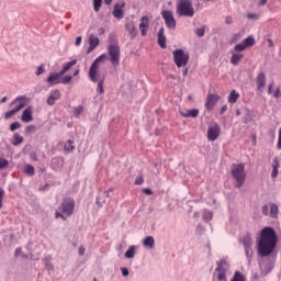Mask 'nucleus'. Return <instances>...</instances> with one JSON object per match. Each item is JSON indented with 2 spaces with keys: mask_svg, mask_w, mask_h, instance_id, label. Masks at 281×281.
Wrapping results in <instances>:
<instances>
[{
  "mask_svg": "<svg viewBox=\"0 0 281 281\" xmlns=\"http://www.w3.org/2000/svg\"><path fill=\"white\" fill-rule=\"evenodd\" d=\"M258 265H259L262 276H269V273H271L273 271V267H276V265L271 261L266 263L265 268L262 267V260H258Z\"/></svg>",
  "mask_w": 281,
  "mask_h": 281,
  "instance_id": "obj_25",
  "label": "nucleus"
},
{
  "mask_svg": "<svg viewBox=\"0 0 281 281\" xmlns=\"http://www.w3.org/2000/svg\"><path fill=\"white\" fill-rule=\"evenodd\" d=\"M273 87H276V82L272 81L268 86V95H271L273 93Z\"/></svg>",
  "mask_w": 281,
  "mask_h": 281,
  "instance_id": "obj_62",
  "label": "nucleus"
},
{
  "mask_svg": "<svg viewBox=\"0 0 281 281\" xmlns=\"http://www.w3.org/2000/svg\"><path fill=\"white\" fill-rule=\"evenodd\" d=\"M108 56L106 54H101L100 56H98L94 61L98 63L100 65V63H104V60H106Z\"/></svg>",
  "mask_w": 281,
  "mask_h": 281,
  "instance_id": "obj_53",
  "label": "nucleus"
},
{
  "mask_svg": "<svg viewBox=\"0 0 281 281\" xmlns=\"http://www.w3.org/2000/svg\"><path fill=\"white\" fill-rule=\"evenodd\" d=\"M9 238L11 245L14 243V240L16 239V235H14V233H11L9 235H4L3 236V241H5Z\"/></svg>",
  "mask_w": 281,
  "mask_h": 281,
  "instance_id": "obj_50",
  "label": "nucleus"
},
{
  "mask_svg": "<svg viewBox=\"0 0 281 281\" xmlns=\"http://www.w3.org/2000/svg\"><path fill=\"white\" fill-rule=\"evenodd\" d=\"M67 144H68V146L65 145L64 150H66L67 153H74V150H76V145H74V144H76V140L68 139Z\"/></svg>",
  "mask_w": 281,
  "mask_h": 281,
  "instance_id": "obj_38",
  "label": "nucleus"
},
{
  "mask_svg": "<svg viewBox=\"0 0 281 281\" xmlns=\"http://www.w3.org/2000/svg\"><path fill=\"white\" fill-rule=\"evenodd\" d=\"M76 65H78V59H72L70 61H67L63 65V68L66 70V71H69L71 69V67H76Z\"/></svg>",
  "mask_w": 281,
  "mask_h": 281,
  "instance_id": "obj_39",
  "label": "nucleus"
},
{
  "mask_svg": "<svg viewBox=\"0 0 281 281\" xmlns=\"http://www.w3.org/2000/svg\"><path fill=\"white\" fill-rule=\"evenodd\" d=\"M205 30H207L206 25H202L201 27H198L195 30V35L198 38H203V36H205Z\"/></svg>",
  "mask_w": 281,
  "mask_h": 281,
  "instance_id": "obj_41",
  "label": "nucleus"
},
{
  "mask_svg": "<svg viewBox=\"0 0 281 281\" xmlns=\"http://www.w3.org/2000/svg\"><path fill=\"white\" fill-rule=\"evenodd\" d=\"M206 135L209 142H216L221 137V125L215 122L212 126H209Z\"/></svg>",
  "mask_w": 281,
  "mask_h": 281,
  "instance_id": "obj_10",
  "label": "nucleus"
},
{
  "mask_svg": "<svg viewBox=\"0 0 281 281\" xmlns=\"http://www.w3.org/2000/svg\"><path fill=\"white\" fill-rule=\"evenodd\" d=\"M176 13L178 16H187L192 19L194 16V4L192 0H178L176 5Z\"/></svg>",
  "mask_w": 281,
  "mask_h": 281,
  "instance_id": "obj_3",
  "label": "nucleus"
},
{
  "mask_svg": "<svg viewBox=\"0 0 281 281\" xmlns=\"http://www.w3.org/2000/svg\"><path fill=\"white\" fill-rule=\"evenodd\" d=\"M135 254H137V246L132 245L125 251L124 258H126V260H133V258H135Z\"/></svg>",
  "mask_w": 281,
  "mask_h": 281,
  "instance_id": "obj_31",
  "label": "nucleus"
},
{
  "mask_svg": "<svg viewBox=\"0 0 281 281\" xmlns=\"http://www.w3.org/2000/svg\"><path fill=\"white\" fill-rule=\"evenodd\" d=\"M21 122L19 121H14L9 125V131H11V133H14L15 131H19V128H21Z\"/></svg>",
  "mask_w": 281,
  "mask_h": 281,
  "instance_id": "obj_43",
  "label": "nucleus"
},
{
  "mask_svg": "<svg viewBox=\"0 0 281 281\" xmlns=\"http://www.w3.org/2000/svg\"><path fill=\"white\" fill-rule=\"evenodd\" d=\"M251 245H252L251 235L247 233L243 237V247H244L245 256L248 260V265H251V259L254 258V248H251Z\"/></svg>",
  "mask_w": 281,
  "mask_h": 281,
  "instance_id": "obj_6",
  "label": "nucleus"
},
{
  "mask_svg": "<svg viewBox=\"0 0 281 281\" xmlns=\"http://www.w3.org/2000/svg\"><path fill=\"white\" fill-rule=\"evenodd\" d=\"M65 166V158L63 156L54 157L50 161L52 170H58Z\"/></svg>",
  "mask_w": 281,
  "mask_h": 281,
  "instance_id": "obj_23",
  "label": "nucleus"
},
{
  "mask_svg": "<svg viewBox=\"0 0 281 281\" xmlns=\"http://www.w3.org/2000/svg\"><path fill=\"white\" fill-rule=\"evenodd\" d=\"M278 214H280V209L278 204L271 203L270 204V218H278Z\"/></svg>",
  "mask_w": 281,
  "mask_h": 281,
  "instance_id": "obj_35",
  "label": "nucleus"
},
{
  "mask_svg": "<svg viewBox=\"0 0 281 281\" xmlns=\"http://www.w3.org/2000/svg\"><path fill=\"white\" fill-rule=\"evenodd\" d=\"M60 210L63 214H66V216H71V214H74V210H76V200H74V198L64 199L60 204Z\"/></svg>",
  "mask_w": 281,
  "mask_h": 281,
  "instance_id": "obj_8",
  "label": "nucleus"
},
{
  "mask_svg": "<svg viewBox=\"0 0 281 281\" xmlns=\"http://www.w3.org/2000/svg\"><path fill=\"white\" fill-rule=\"evenodd\" d=\"M245 49H247V48L243 42H240L234 46V52L237 54H241V52H245Z\"/></svg>",
  "mask_w": 281,
  "mask_h": 281,
  "instance_id": "obj_44",
  "label": "nucleus"
},
{
  "mask_svg": "<svg viewBox=\"0 0 281 281\" xmlns=\"http://www.w3.org/2000/svg\"><path fill=\"white\" fill-rule=\"evenodd\" d=\"M14 104L16 105L14 106ZM27 104H30V99L27 95H19L9 104V106H14V109L20 108V111H23Z\"/></svg>",
  "mask_w": 281,
  "mask_h": 281,
  "instance_id": "obj_14",
  "label": "nucleus"
},
{
  "mask_svg": "<svg viewBox=\"0 0 281 281\" xmlns=\"http://www.w3.org/2000/svg\"><path fill=\"white\" fill-rule=\"evenodd\" d=\"M30 150H32V145L27 144L23 147L22 153L23 155H30Z\"/></svg>",
  "mask_w": 281,
  "mask_h": 281,
  "instance_id": "obj_57",
  "label": "nucleus"
},
{
  "mask_svg": "<svg viewBox=\"0 0 281 281\" xmlns=\"http://www.w3.org/2000/svg\"><path fill=\"white\" fill-rule=\"evenodd\" d=\"M265 87H267V75L261 71L257 76V89H265Z\"/></svg>",
  "mask_w": 281,
  "mask_h": 281,
  "instance_id": "obj_30",
  "label": "nucleus"
},
{
  "mask_svg": "<svg viewBox=\"0 0 281 281\" xmlns=\"http://www.w3.org/2000/svg\"><path fill=\"white\" fill-rule=\"evenodd\" d=\"M261 213L263 214V216H269V204H265L261 207Z\"/></svg>",
  "mask_w": 281,
  "mask_h": 281,
  "instance_id": "obj_59",
  "label": "nucleus"
},
{
  "mask_svg": "<svg viewBox=\"0 0 281 281\" xmlns=\"http://www.w3.org/2000/svg\"><path fill=\"white\" fill-rule=\"evenodd\" d=\"M55 218H63V221H67V217H65V213L59 211L55 212Z\"/></svg>",
  "mask_w": 281,
  "mask_h": 281,
  "instance_id": "obj_61",
  "label": "nucleus"
},
{
  "mask_svg": "<svg viewBox=\"0 0 281 281\" xmlns=\"http://www.w3.org/2000/svg\"><path fill=\"white\" fill-rule=\"evenodd\" d=\"M5 196V190H3L2 187H0V210L3 207V198Z\"/></svg>",
  "mask_w": 281,
  "mask_h": 281,
  "instance_id": "obj_54",
  "label": "nucleus"
},
{
  "mask_svg": "<svg viewBox=\"0 0 281 281\" xmlns=\"http://www.w3.org/2000/svg\"><path fill=\"white\" fill-rule=\"evenodd\" d=\"M280 159L274 157L272 160V171H271V179H278V175H280Z\"/></svg>",
  "mask_w": 281,
  "mask_h": 281,
  "instance_id": "obj_26",
  "label": "nucleus"
},
{
  "mask_svg": "<svg viewBox=\"0 0 281 281\" xmlns=\"http://www.w3.org/2000/svg\"><path fill=\"white\" fill-rule=\"evenodd\" d=\"M88 78L94 83L100 79V64L98 61L93 60L90 65Z\"/></svg>",
  "mask_w": 281,
  "mask_h": 281,
  "instance_id": "obj_9",
  "label": "nucleus"
},
{
  "mask_svg": "<svg viewBox=\"0 0 281 281\" xmlns=\"http://www.w3.org/2000/svg\"><path fill=\"white\" fill-rule=\"evenodd\" d=\"M144 183V176L136 177L134 186H142Z\"/></svg>",
  "mask_w": 281,
  "mask_h": 281,
  "instance_id": "obj_56",
  "label": "nucleus"
},
{
  "mask_svg": "<svg viewBox=\"0 0 281 281\" xmlns=\"http://www.w3.org/2000/svg\"><path fill=\"white\" fill-rule=\"evenodd\" d=\"M23 173L26 175V177H34V175H36V168H34L33 165L26 164L24 165Z\"/></svg>",
  "mask_w": 281,
  "mask_h": 281,
  "instance_id": "obj_34",
  "label": "nucleus"
},
{
  "mask_svg": "<svg viewBox=\"0 0 281 281\" xmlns=\"http://www.w3.org/2000/svg\"><path fill=\"white\" fill-rule=\"evenodd\" d=\"M19 111H21L20 108H13V109L4 112V114H3L4 120H10V119L14 117V115H16V113H19Z\"/></svg>",
  "mask_w": 281,
  "mask_h": 281,
  "instance_id": "obj_36",
  "label": "nucleus"
},
{
  "mask_svg": "<svg viewBox=\"0 0 281 281\" xmlns=\"http://www.w3.org/2000/svg\"><path fill=\"white\" fill-rule=\"evenodd\" d=\"M23 142H25V138L21 134L19 133L13 134V139L11 140L12 146H21Z\"/></svg>",
  "mask_w": 281,
  "mask_h": 281,
  "instance_id": "obj_33",
  "label": "nucleus"
},
{
  "mask_svg": "<svg viewBox=\"0 0 281 281\" xmlns=\"http://www.w3.org/2000/svg\"><path fill=\"white\" fill-rule=\"evenodd\" d=\"M104 80L105 77L103 76L101 79H98V86H97V93H100L102 95L104 93Z\"/></svg>",
  "mask_w": 281,
  "mask_h": 281,
  "instance_id": "obj_37",
  "label": "nucleus"
},
{
  "mask_svg": "<svg viewBox=\"0 0 281 281\" xmlns=\"http://www.w3.org/2000/svg\"><path fill=\"white\" fill-rule=\"evenodd\" d=\"M231 175L233 179H235L236 183L235 188L240 189L245 186V181H247V172L245 171V164H233L231 168Z\"/></svg>",
  "mask_w": 281,
  "mask_h": 281,
  "instance_id": "obj_2",
  "label": "nucleus"
},
{
  "mask_svg": "<svg viewBox=\"0 0 281 281\" xmlns=\"http://www.w3.org/2000/svg\"><path fill=\"white\" fill-rule=\"evenodd\" d=\"M82 111H85L83 105H78V106L74 108V114L75 115H81Z\"/></svg>",
  "mask_w": 281,
  "mask_h": 281,
  "instance_id": "obj_52",
  "label": "nucleus"
},
{
  "mask_svg": "<svg viewBox=\"0 0 281 281\" xmlns=\"http://www.w3.org/2000/svg\"><path fill=\"white\" fill-rule=\"evenodd\" d=\"M142 192H143V194H146V196H153V194H155V192L153 191V189L150 187L143 188Z\"/></svg>",
  "mask_w": 281,
  "mask_h": 281,
  "instance_id": "obj_51",
  "label": "nucleus"
},
{
  "mask_svg": "<svg viewBox=\"0 0 281 281\" xmlns=\"http://www.w3.org/2000/svg\"><path fill=\"white\" fill-rule=\"evenodd\" d=\"M10 166V161L4 157H0V170H5Z\"/></svg>",
  "mask_w": 281,
  "mask_h": 281,
  "instance_id": "obj_47",
  "label": "nucleus"
},
{
  "mask_svg": "<svg viewBox=\"0 0 281 281\" xmlns=\"http://www.w3.org/2000/svg\"><path fill=\"white\" fill-rule=\"evenodd\" d=\"M244 58H245V54L232 52L231 65H234V67H236L237 65H240V61H241Z\"/></svg>",
  "mask_w": 281,
  "mask_h": 281,
  "instance_id": "obj_27",
  "label": "nucleus"
},
{
  "mask_svg": "<svg viewBox=\"0 0 281 281\" xmlns=\"http://www.w3.org/2000/svg\"><path fill=\"white\" fill-rule=\"evenodd\" d=\"M244 111L245 115L243 119V124H251V122H256V120L254 119V111H251L249 106L245 105Z\"/></svg>",
  "mask_w": 281,
  "mask_h": 281,
  "instance_id": "obj_24",
  "label": "nucleus"
},
{
  "mask_svg": "<svg viewBox=\"0 0 281 281\" xmlns=\"http://www.w3.org/2000/svg\"><path fill=\"white\" fill-rule=\"evenodd\" d=\"M138 27L140 30V36H146V34H148V29L150 27V18L148 15H143Z\"/></svg>",
  "mask_w": 281,
  "mask_h": 281,
  "instance_id": "obj_16",
  "label": "nucleus"
},
{
  "mask_svg": "<svg viewBox=\"0 0 281 281\" xmlns=\"http://www.w3.org/2000/svg\"><path fill=\"white\" fill-rule=\"evenodd\" d=\"M172 54L173 63L178 69H181V67H187L188 63H190V54L186 53L183 48H176Z\"/></svg>",
  "mask_w": 281,
  "mask_h": 281,
  "instance_id": "obj_4",
  "label": "nucleus"
},
{
  "mask_svg": "<svg viewBox=\"0 0 281 281\" xmlns=\"http://www.w3.org/2000/svg\"><path fill=\"white\" fill-rule=\"evenodd\" d=\"M161 16L165 21V25L168 30H177V19H175V13L170 10H162Z\"/></svg>",
  "mask_w": 281,
  "mask_h": 281,
  "instance_id": "obj_7",
  "label": "nucleus"
},
{
  "mask_svg": "<svg viewBox=\"0 0 281 281\" xmlns=\"http://www.w3.org/2000/svg\"><path fill=\"white\" fill-rule=\"evenodd\" d=\"M108 43L109 45H120V41H117V36L114 33H110Z\"/></svg>",
  "mask_w": 281,
  "mask_h": 281,
  "instance_id": "obj_40",
  "label": "nucleus"
},
{
  "mask_svg": "<svg viewBox=\"0 0 281 281\" xmlns=\"http://www.w3.org/2000/svg\"><path fill=\"white\" fill-rule=\"evenodd\" d=\"M221 100V95L216 93H207L205 108L207 111H214V106H216V103Z\"/></svg>",
  "mask_w": 281,
  "mask_h": 281,
  "instance_id": "obj_15",
  "label": "nucleus"
},
{
  "mask_svg": "<svg viewBox=\"0 0 281 281\" xmlns=\"http://www.w3.org/2000/svg\"><path fill=\"white\" fill-rule=\"evenodd\" d=\"M126 8V2L124 0L119 1L114 4L112 15L117 21H122L124 19V9Z\"/></svg>",
  "mask_w": 281,
  "mask_h": 281,
  "instance_id": "obj_11",
  "label": "nucleus"
},
{
  "mask_svg": "<svg viewBox=\"0 0 281 281\" xmlns=\"http://www.w3.org/2000/svg\"><path fill=\"white\" fill-rule=\"evenodd\" d=\"M239 99H240V93H238L236 89H233L227 97L228 104H236Z\"/></svg>",
  "mask_w": 281,
  "mask_h": 281,
  "instance_id": "obj_29",
  "label": "nucleus"
},
{
  "mask_svg": "<svg viewBox=\"0 0 281 281\" xmlns=\"http://www.w3.org/2000/svg\"><path fill=\"white\" fill-rule=\"evenodd\" d=\"M43 74H45V64H41L36 71H35V76H43Z\"/></svg>",
  "mask_w": 281,
  "mask_h": 281,
  "instance_id": "obj_49",
  "label": "nucleus"
},
{
  "mask_svg": "<svg viewBox=\"0 0 281 281\" xmlns=\"http://www.w3.org/2000/svg\"><path fill=\"white\" fill-rule=\"evenodd\" d=\"M217 267L215 269L217 273V280L218 281H227V269H225L223 266L227 265V261L225 259H221L216 262Z\"/></svg>",
  "mask_w": 281,
  "mask_h": 281,
  "instance_id": "obj_12",
  "label": "nucleus"
},
{
  "mask_svg": "<svg viewBox=\"0 0 281 281\" xmlns=\"http://www.w3.org/2000/svg\"><path fill=\"white\" fill-rule=\"evenodd\" d=\"M60 90H52L49 95L47 97L46 104H48V106H54L56 104V100H60Z\"/></svg>",
  "mask_w": 281,
  "mask_h": 281,
  "instance_id": "obj_19",
  "label": "nucleus"
},
{
  "mask_svg": "<svg viewBox=\"0 0 281 281\" xmlns=\"http://www.w3.org/2000/svg\"><path fill=\"white\" fill-rule=\"evenodd\" d=\"M241 43L246 46V49H249V47H254V45H256V37L254 35H248L241 41Z\"/></svg>",
  "mask_w": 281,
  "mask_h": 281,
  "instance_id": "obj_32",
  "label": "nucleus"
},
{
  "mask_svg": "<svg viewBox=\"0 0 281 281\" xmlns=\"http://www.w3.org/2000/svg\"><path fill=\"white\" fill-rule=\"evenodd\" d=\"M74 80V76L71 75H65L60 79V85H69Z\"/></svg>",
  "mask_w": 281,
  "mask_h": 281,
  "instance_id": "obj_45",
  "label": "nucleus"
},
{
  "mask_svg": "<svg viewBox=\"0 0 281 281\" xmlns=\"http://www.w3.org/2000/svg\"><path fill=\"white\" fill-rule=\"evenodd\" d=\"M21 122L24 124H30V122H34V106L27 105L20 116Z\"/></svg>",
  "mask_w": 281,
  "mask_h": 281,
  "instance_id": "obj_13",
  "label": "nucleus"
},
{
  "mask_svg": "<svg viewBox=\"0 0 281 281\" xmlns=\"http://www.w3.org/2000/svg\"><path fill=\"white\" fill-rule=\"evenodd\" d=\"M121 273L123 278H128V276H131V271L126 267L121 268Z\"/></svg>",
  "mask_w": 281,
  "mask_h": 281,
  "instance_id": "obj_55",
  "label": "nucleus"
},
{
  "mask_svg": "<svg viewBox=\"0 0 281 281\" xmlns=\"http://www.w3.org/2000/svg\"><path fill=\"white\" fill-rule=\"evenodd\" d=\"M30 159H32V161H38V155L36 154V151L30 153Z\"/></svg>",
  "mask_w": 281,
  "mask_h": 281,
  "instance_id": "obj_63",
  "label": "nucleus"
},
{
  "mask_svg": "<svg viewBox=\"0 0 281 281\" xmlns=\"http://www.w3.org/2000/svg\"><path fill=\"white\" fill-rule=\"evenodd\" d=\"M278 243H280V237L273 226L261 228L256 240L258 258H269L273 256L278 248Z\"/></svg>",
  "mask_w": 281,
  "mask_h": 281,
  "instance_id": "obj_1",
  "label": "nucleus"
},
{
  "mask_svg": "<svg viewBox=\"0 0 281 281\" xmlns=\"http://www.w3.org/2000/svg\"><path fill=\"white\" fill-rule=\"evenodd\" d=\"M125 32H128L130 38L132 41L134 38H137V35L139 34V31H137V26H135V23L133 22L125 23Z\"/></svg>",
  "mask_w": 281,
  "mask_h": 281,
  "instance_id": "obj_21",
  "label": "nucleus"
},
{
  "mask_svg": "<svg viewBox=\"0 0 281 281\" xmlns=\"http://www.w3.org/2000/svg\"><path fill=\"white\" fill-rule=\"evenodd\" d=\"M52 186L49 183H45L44 186H41L38 191L40 192H47Z\"/></svg>",
  "mask_w": 281,
  "mask_h": 281,
  "instance_id": "obj_60",
  "label": "nucleus"
},
{
  "mask_svg": "<svg viewBox=\"0 0 281 281\" xmlns=\"http://www.w3.org/2000/svg\"><path fill=\"white\" fill-rule=\"evenodd\" d=\"M22 255H23V248L22 247L16 248L14 251V258H21Z\"/></svg>",
  "mask_w": 281,
  "mask_h": 281,
  "instance_id": "obj_58",
  "label": "nucleus"
},
{
  "mask_svg": "<svg viewBox=\"0 0 281 281\" xmlns=\"http://www.w3.org/2000/svg\"><path fill=\"white\" fill-rule=\"evenodd\" d=\"M179 114L181 115V117H192L193 120H196V117H199V109L193 108L190 110H186L183 111L181 108H179Z\"/></svg>",
  "mask_w": 281,
  "mask_h": 281,
  "instance_id": "obj_20",
  "label": "nucleus"
},
{
  "mask_svg": "<svg viewBox=\"0 0 281 281\" xmlns=\"http://www.w3.org/2000/svg\"><path fill=\"white\" fill-rule=\"evenodd\" d=\"M121 54H122V52L120 49V45H117V44L108 45V55H109V60H110L112 67L120 66Z\"/></svg>",
  "mask_w": 281,
  "mask_h": 281,
  "instance_id": "obj_5",
  "label": "nucleus"
},
{
  "mask_svg": "<svg viewBox=\"0 0 281 281\" xmlns=\"http://www.w3.org/2000/svg\"><path fill=\"white\" fill-rule=\"evenodd\" d=\"M143 247L145 249H155V237L153 236H146L142 241Z\"/></svg>",
  "mask_w": 281,
  "mask_h": 281,
  "instance_id": "obj_28",
  "label": "nucleus"
},
{
  "mask_svg": "<svg viewBox=\"0 0 281 281\" xmlns=\"http://www.w3.org/2000/svg\"><path fill=\"white\" fill-rule=\"evenodd\" d=\"M44 82L47 83V87H56V85H60V79L57 76L56 72H50L46 79H44Z\"/></svg>",
  "mask_w": 281,
  "mask_h": 281,
  "instance_id": "obj_22",
  "label": "nucleus"
},
{
  "mask_svg": "<svg viewBox=\"0 0 281 281\" xmlns=\"http://www.w3.org/2000/svg\"><path fill=\"white\" fill-rule=\"evenodd\" d=\"M246 19H248V21H258L260 19V14H258V13H248L246 15Z\"/></svg>",
  "mask_w": 281,
  "mask_h": 281,
  "instance_id": "obj_48",
  "label": "nucleus"
},
{
  "mask_svg": "<svg viewBox=\"0 0 281 281\" xmlns=\"http://www.w3.org/2000/svg\"><path fill=\"white\" fill-rule=\"evenodd\" d=\"M67 71L63 68L58 72H55L59 79H63V76H65Z\"/></svg>",
  "mask_w": 281,
  "mask_h": 281,
  "instance_id": "obj_64",
  "label": "nucleus"
},
{
  "mask_svg": "<svg viewBox=\"0 0 281 281\" xmlns=\"http://www.w3.org/2000/svg\"><path fill=\"white\" fill-rule=\"evenodd\" d=\"M37 128L36 125H27L24 130L25 135H32V133H36Z\"/></svg>",
  "mask_w": 281,
  "mask_h": 281,
  "instance_id": "obj_46",
  "label": "nucleus"
},
{
  "mask_svg": "<svg viewBox=\"0 0 281 281\" xmlns=\"http://www.w3.org/2000/svg\"><path fill=\"white\" fill-rule=\"evenodd\" d=\"M102 3H104V0H92V8L94 12H100V9L102 8Z\"/></svg>",
  "mask_w": 281,
  "mask_h": 281,
  "instance_id": "obj_42",
  "label": "nucleus"
},
{
  "mask_svg": "<svg viewBox=\"0 0 281 281\" xmlns=\"http://www.w3.org/2000/svg\"><path fill=\"white\" fill-rule=\"evenodd\" d=\"M165 32H166V29L161 26L157 33V45H159L161 49H166L168 47V44H167L168 38L166 37Z\"/></svg>",
  "mask_w": 281,
  "mask_h": 281,
  "instance_id": "obj_17",
  "label": "nucleus"
},
{
  "mask_svg": "<svg viewBox=\"0 0 281 281\" xmlns=\"http://www.w3.org/2000/svg\"><path fill=\"white\" fill-rule=\"evenodd\" d=\"M88 44L89 46L86 50L87 55L91 54V52H93L100 45V37L90 34L88 37Z\"/></svg>",
  "mask_w": 281,
  "mask_h": 281,
  "instance_id": "obj_18",
  "label": "nucleus"
}]
</instances>
